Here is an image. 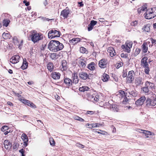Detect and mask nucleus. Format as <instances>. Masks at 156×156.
I'll list each match as a JSON object with an SVG mask.
<instances>
[{
  "instance_id": "nucleus-46",
  "label": "nucleus",
  "mask_w": 156,
  "mask_h": 156,
  "mask_svg": "<svg viewBox=\"0 0 156 156\" xmlns=\"http://www.w3.org/2000/svg\"><path fill=\"white\" fill-rule=\"evenodd\" d=\"M80 51L81 53H86V51H87L86 49L83 47H81L80 48Z\"/></svg>"
},
{
  "instance_id": "nucleus-2",
  "label": "nucleus",
  "mask_w": 156,
  "mask_h": 156,
  "mask_svg": "<svg viewBox=\"0 0 156 156\" xmlns=\"http://www.w3.org/2000/svg\"><path fill=\"white\" fill-rule=\"evenodd\" d=\"M156 16V8L153 7L146 11L145 17L147 19L154 18Z\"/></svg>"
},
{
  "instance_id": "nucleus-1",
  "label": "nucleus",
  "mask_w": 156,
  "mask_h": 156,
  "mask_svg": "<svg viewBox=\"0 0 156 156\" xmlns=\"http://www.w3.org/2000/svg\"><path fill=\"white\" fill-rule=\"evenodd\" d=\"M146 106L148 108L154 106L156 105V95L155 94L151 93V96L150 98H147L145 103Z\"/></svg>"
},
{
  "instance_id": "nucleus-63",
  "label": "nucleus",
  "mask_w": 156,
  "mask_h": 156,
  "mask_svg": "<svg viewBox=\"0 0 156 156\" xmlns=\"http://www.w3.org/2000/svg\"><path fill=\"white\" fill-rule=\"evenodd\" d=\"M78 3L79 5H80V7H82L83 5V2H78Z\"/></svg>"
},
{
  "instance_id": "nucleus-12",
  "label": "nucleus",
  "mask_w": 156,
  "mask_h": 156,
  "mask_svg": "<svg viewBox=\"0 0 156 156\" xmlns=\"http://www.w3.org/2000/svg\"><path fill=\"white\" fill-rule=\"evenodd\" d=\"M148 58L147 57H145L143 58L141 61V65L143 67H146L148 66V64L147 62Z\"/></svg>"
},
{
  "instance_id": "nucleus-62",
  "label": "nucleus",
  "mask_w": 156,
  "mask_h": 156,
  "mask_svg": "<svg viewBox=\"0 0 156 156\" xmlns=\"http://www.w3.org/2000/svg\"><path fill=\"white\" fill-rule=\"evenodd\" d=\"M87 113L90 114H94V112L92 111H87Z\"/></svg>"
},
{
  "instance_id": "nucleus-37",
  "label": "nucleus",
  "mask_w": 156,
  "mask_h": 156,
  "mask_svg": "<svg viewBox=\"0 0 156 156\" xmlns=\"http://www.w3.org/2000/svg\"><path fill=\"white\" fill-rule=\"evenodd\" d=\"M48 38L52 39L54 38L53 30H50L48 34Z\"/></svg>"
},
{
  "instance_id": "nucleus-50",
  "label": "nucleus",
  "mask_w": 156,
  "mask_h": 156,
  "mask_svg": "<svg viewBox=\"0 0 156 156\" xmlns=\"http://www.w3.org/2000/svg\"><path fill=\"white\" fill-rule=\"evenodd\" d=\"M93 27H94V26H93L92 25H91V24H89L88 25V27H87V29H88V31H89L91 30H92V29H93Z\"/></svg>"
},
{
  "instance_id": "nucleus-29",
  "label": "nucleus",
  "mask_w": 156,
  "mask_h": 156,
  "mask_svg": "<svg viewBox=\"0 0 156 156\" xmlns=\"http://www.w3.org/2000/svg\"><path fill=\"white\" fill-rule=\"evenodd\" d=\"M47 68L48 69L50 72H52L53 70V63L49 62L47 65Z\"/></svg>"
},
{
  "instance_id": "nucleus-26",
  "label": "nucleus",
  "mask_w": 156,
  "mask_h": 156,
  "mask_svg": "<svg viewBox=\"0 0 156 156\" xmlns=\"http://www.w3.org/2000/svg\"><path fill=\"white\" fill-rule=\"evenodd\" d=\"M128 92L130 95L134 97H136L137 94V91L135 90H129Z\"/></svg>"
},
{
  "instance_id": "nucleus-28",
  "label": "nucleus",
  "mask_w": 156,
  "mask_h": 156,
  "mask_svg": "<svg viewBox=\"0 0 156 156\" xmlns=\"http://www.w3.org/2000/svg\"><path fill=\"white\" fill-rule=\"evenodd\" d=\"M81 40V39L80 38H74L70 40L69 41V42L70 43H73V44H74L80 42Z\"/></svg>"
},
{
  "instance_id": "nucleus-24",
  "label": "nucleus",
  "mask_w": 156,
  "mask_h": 156,
  "mask_svg": "<svg viewBox=\"0 0 156 156\" xmlns=\"http://www.w3.org/2000/svg\"><path fill=\"white\" fill-rule=\"evenodd\" d=\"M145 86L148 88H149L150 89H151L154 87V84L153 83L147 81L145 83Z\"/></svg>"
},
{
  "instance_id": "nucleus-48",
  "label": "nucleus",
  "mask_w": 156,
  "mask_h": 156,
  "mask_svg": "<svg viewBox=\"0 0 156 156\" xmlns=\"http://www.w3.org/2000/svg\"><path fill=\"white\" fill-rule=\"evenodd\" d=\"M50 144L51 145L54 146L55 145V143L54 140L52 138L50 139L49 140Z\"/></svg>"
},
{
  "instance_id": "nucleus-15",
  "label": "nucleus",
  "mask_w": 156,
  "mask_h": 156,
  "mask_svg": "<svg viewBox=\"0 0 156 156\" xmlns=\"http://www.w3.org/2000/svg\"><path fill=\"white\" fill-rule=\"evenodd\" d=\"M51 75L52 78L54 80H58L60 78V74L59 73L54 72L51 73Z\"/></svg>"
},
{
  "instance_id": "nucleus-7",
  "label": "nucleus",
  "mask_w": 156,
  "mask_h": 156,
  "mask_svg": "<svg viewBox=\"0 0 156 156\" xmlns=\"http://www.w3.org/2000/svg\"><path fill=\"white\" fill-rule=\"evenodd\" d=\"M107 64V60L105 59H102L99 62V66L101 68H105L106 67Z\"/></svg>"
},
{
  "instance_id": "nucleus-41",
  "label": "nucleus",
  "mask_w": 156,
  "mask_h": 156,
  "mask_svg": "<svg viewBox=\"0 0 156 156\" xmlns=\"http://www.w3.org/2000/svg\"><path fill=\"white\" fill-rule=\"evenodd\" d=\"M144 132V133L145 134L150 135H154V133L148 130L143 131Z\"/></svg>"
},
{
  "instance_id": "nucleus-61",
  "label": "nucleus",
  "mask_w": 156,
  "mask_h": 156,
  "mask_svg": "<svg viewBox=\"0 0 156 156\" xmlns=\"http://www.w3.org/2000/svg\"><path fill=\"white\" fill-rule=\"evenodd\" d=\"M21 101L25 104H26L27 101H28V100L24 99H21Z\"/></svg>"
},
{
  "instance_id": "nucleus-58",
  "label": "nucleus",
  "mask_w": 156,
  "mask_h": 156,
  "mask_svg": "<svg viewBox=\"0 0 156 156\" xmlns=\"http://www.w3.org/2000/svg\"><path fill=\"white\" fill-rule=\"evenodd\" d=\"M137 24V22L136 21H133V23L131 24V25L132 26H135Z\"/></svg>"
},
{
  "instance_id": "nucleus-60",
  "label": "nucleus",
  "mask_w": 156,
  "mask_h": 156,
  "mask_svg": "<svg viewBox=\"0 0 156 156\" xmlns=\"http://www.w3.org/2000/svg\"><path fill=\"white\" fill-rule=\"evenodd\" d=\"M122 73H123V74H122V76L123 77H127V74L126 72H125L124 71H123Z\"/></svg>"
},
{
  "instance_id": "nucleus-32",
  "label": "nucleus",
  "mask_w": 156,
  "mask_h": 156,
  "mask_svg": "<svg viewBox=\"0 0 156 156\" xmlns=\"http://www.w3.org/2000/svg\"><path fill=\"white\" fill-rule=\"evenodd\" d=\"M54 38L55 37H59L60 35V32L59 31L55 30H53Z\"/></svg>"
},
{
  "instance_id": "nucleus-3",
  "label": "nucleus",
  "mask_w": 156,
  "mask_h": 156,
  "mask_svg": "<svg viewBox=\"0 0 156 156\" xmlns=\"http://www.w3.org/2000/svg\"><path fill=\"white\" fill-rule=\"evenodd\" d=\"M57 44L55 42V40L51 41L48 45V48L51 51L56 52L60 50V48H62V46L61 45L58 47V48L56 47Z\"/></svg>"
},
{
  "instance_id": "nucleus-4",
  "label": "nucleus",
  "mask_w": 156,
  "mask_h": 156,
  "mask_svg": "<svg viewBox=\"0 0 156 156\" xmlns=\"http://www.w3.org/2000/svg\"><path fill=\"white\" fill-rule=\"evenodd\" d=\"M42 34L39 33H33L31 35V40L34 43L42 39Z\"/></svg>"
},
{
  "instance_id": "nucleus-25",
  "label": "nucleus",
  "mask_w": 156,
  "mask_h": 156,
  "mask_svg": "<svg viewBox=\"0 0 156 156\" xmlns=\"http://www.w3.org/2000/svg\"><path fill=\"white\" fill-rule=\"evenodd\" d=\"M95 63L94 62H91L88 65L87 68L91 70H93L95 69Z\"/></svg>"
},
{
  "instance_id": "nucleus-5",
  "label": "nucleus",
  "mask_w": 156,
  "mask_h": 156,
  "mask_svg": "<svg viewBox=\"0 0 156 156\" xmlns=\"http://www.w3.org/2000/svg\"><path fill=\"white\" fill-rule=\"evenodd\" d=\"M135 74L133 70L129 72L126 77V80L128 83H130L134 80Z\"/></svg>"
},
{
  "instance_id": "nucleus-43",
  "label": "nucleus",
  "mask_w": 156,
  "mask_h": 156,
  "mask_svg": "<svg viewBox=\"0 0 156 156\" xmlns=\"http://www.w3.org/2000/svg\"><path fill=\"white\" fill-rule=\"evenodd\" d=\"M92 98L95 101H98L100 99V97L97 95H95L94 96L93 95L92 97Z\"/></svg>"
},
{
  "instance_id": "nucleus-51",
  "label": "nucleus",
  "mask_w": 156,
  "mask_h": 156,
  "mask_svg": "<svg viewBox=\"0 0 156 156\" xmlns=\"http://www.w3.org/2000/svg\"><path fill=\"white\" fill-rule=\"evenodd\" d=\"M75 118L76 120L80 121L82 122L84 121L83 119L78 116H76L75 117Z\"/></svg>"
},
{
  "instance_id": "nucleus-36",
  "label": "nucleus",
  "mask_w": 156,
  "mask_h": 156,
  "mask_svg": "<svg viewBox=\"0 0 156 156\" xmlns=\"http://www.w3.org/2000/svg\"><path fill=\"white\" fill-rule=\"evenodd\" d=\"M142 51L144 53L146 52L148 50V48L147 44L145 43H144L142 45Z\"/></svg>"
},
{
  "instance_id": "nucleus-13",
  "label": "nucleus",
  "mask_w": 156,
  "mask_h": 156,
  "mask_svg": "<svg viewBox=\"0 0 156 156\" xmlns=\"http://www.w3.org/2000/svg\"><path fill=\"white\" fill-rule=\"evenodd\" d=\"M64 83L66 85L68 86H70L72 85L73 83L72 80L68 78H64Z\"/></svg>"
},
{
  "instance_id": "nucleus-49",
  "label": "nucleus",
  "mask_w": 156,
  "mask_h": 156,
  "mask_svg": "<svg viewBox=\"0 0 156 156\" xmlns=\"http://www.w3.org/2000/svg\"><path fill=\"white\" fill-rule=\"evenodd\" d=\"M121 56L122 58H126L128 57V54L122 53L121 54Z\"/></svg>"
},
{
  "instance_id": "nucleus-53",
  "label": "nucleus",
  "mask_w": 156,
  "mask_h": 156,
  "mask_svg": "<svg viewBox=\"0 0 156 156\" xmlns=\"http://www.w3.org/2000/svg\"><path fill=\"white\" fill-rule=\"evenodd\" d=\"M97 23V21L93 20L90 21V24L94 27V25L96 24Z\"/></svg>"
},
{
  "instance_id": "nucleus-14",
  "label": "nucleus",
  "mask_w": 156,
  "mask_h": 156,
  "mask_svg": "<svg viewBox=\"0 0 156 156\" xmlns=\"http://www.w3.org/2000/svg\"><path fill=\"white\" fill-rule=\"evenodd\" d=\"M108 52L109 53V55L111 57H112L116 55L115 51L114 48L110 47L108 48L107 50Z\"/></svg>"
},
{
  "instance_id": "nucleus-9",
  "label": "nucleus",
  "mask_w": 156,
  "mask_h": 156,
  "mask_svg": "<svg viewBox=\"0 0 156 156\" xmlns=\"http://www.w3.org/2000/svg\"><path fill=\"white\" fill-rule=\"evenodd\" d=\"M146 100L145 96H142L137 100L135 102V104L137 106H140L142 105Z\"/></svg>"
},
{
  "instance_id": "nucleus-31",
  "label": "nucleus",
  "mask_w": 156,
  "mask_h": 156,
  "mask_svg": "<svg viewBox=\"0 0 156 156\" xmlns=\"http://www.w3.org/2000/svg\"><path fill=\"white\" fill-rule=\"evenodd\" d=\"M10 21L8 19H5L3 21V24L4 26L7 27Z\"/></svg>"
},
{
  "instance_id": "nucleus-38",
  "label": "nucleus",
  "mask_w": 156,
  "mask_h": 156,
  "mask_svg": "<svg viewBox=\"0 0 156 156\" xmlns=\"http://www.w3.org/2000/svg\"><path fill=\"white\" fill-rule=\"evenodd\" d=\"M119 92L121 98H122L126 96V94H126L124 91L120 90L119 91Z\"/></svg>"
},
{
  "instance_id": "nucleus-59",
  "label": "nucleus",
  "mask_w": 156,
  "mask_h": 156,
  "mask_svg": "<svg viewBox=\"0 0 156 156\" xmlns=\"http://www.w3.org/2000/svg\"><path fill=\"white\" fill-rule=\"evenodd\" d=\"M29 106L33 108H36V106L32 103H31L30 104V105Z\"/></svg>"
},
{
  "instance_id": "nucleus-42",
  "label": "nucleus",
  "mask_w": 156,
  "mask_h": 156,
  "mask_svg": "<svg viewBox=\"0 0 156 156\" xmlns=\"http://www.w3.org/2000/svg\"><path fill=\"white\" fill-rule=\"evenodd\" d=\"M9 129V127L8 126H4L2 127L1 130L2 131L4 132Z\"/></svg>"
},
{
  "instance_id": "nucleus-16",
  "label": "nucleus",
  "mask_w": 156,
  "mask_h": 156,
  "mask_svg": "<svg viewBox=\"0 0 156 156\" xmlns=\"http://www.w3.org/2000/svg\"><path fill=\"white\" fill-rule=\"evenodd\" d=\"M72 78L73 79V83L75 84L78 83L79 81L78 77L77 74L74 73L73 74Z\"/></svg>"
},
{
  "instance_id": "nucleus-33",
  "label": "nucleus",
  "mask_w": 156,
  "mask_h": 156,
  "mask_svg": "<svg viewBox=\"0 0 156 156\" xmlns=\"http://www.w3.org/2000/svg\"><path fill=\"white\" fill-rule=\"evenodd\" d=\"M59 55L58 54L57 55L55 53H51L50 54V56L52 59H57L58 58V56Z\"/></svg>"
},
{
  "instance_id": "nucleus-56",
  "label": "nucleus",
  "mask_w": 156,
  "mask_h": 156,
  "mask_svg": "<svg viewBox=\"0 0 156 156\" xmlns=\"http://www.w3.org/2000/svg\"><path fill=\"white\" fill-rule=\"evenodd\" d=\"M91 125L92 126V128L97 127V126H98V123H92L91 124Z\"/></svg>"
},
{
  "instance_id": "nucleus-27",
  "label": "nucleus",
  "mask_w": 156,
  "mask_h": 156,
  "mask_svg": "<svg viewBox=\"0 0 156 156\" xmlns=\"http://www.w3.org/2000/svg\"><path fill=\"white\" fill-rule=\"evenodd\" d=\"M109 108L111 110L114 112H117L118 110L117 105L115 104L111 105Z\"/></svg>"
},
{
  "instance_id": "nucleus-6",
  "label": "nucleus",
  "mask_w": 156,
  "mask_h": 156,
  "mask_svg": "<svg viewBox=\"0 0 156 156\" xmlns=\"http://www.w3.org/2000/svg\"><path fill=\"white\" fill-rule=\"evenodd\" d=\"M79 78L83 80H86L88 78L90 79L89 75L87 73L84 72H81L79 73Z\"/></svg>"
},
{
  "instance_id": "nucleus-11",
  "label": "nucleus",
  "mask_w": 156,
  "mask_h": 156,
  "mask_svg": "<svg viewBox=\"0 0 156 156\" xmlns=\"http://www.w3.org/2000/svg\"><path fill=\"white\" fill-rule=\"evenodd\" d=\"M21 138L24 141L23 146L24 147H26L27 145V143L28 141V137L25 133H23L22 135Z\"/></svg>"
},
{
  "instance_id": "nucleus-52",
  "label": "nucleus",
  "mask_w": 156,
  "mask_h": 156,
  "mask_svg": "<svg viewBox=\"0 0 156 156\" xmlns=\"http://www.w3.org/2000/svg\"><path fill=\"white\" fill-rule=\"evenodd\" d=\"M150 40H151L153 45H156V40L152 38H151Z\"/></svg>"
},
{
  "instance_id": "nucleus-54",
  "label": "nucleus",
  "mask_w": 156,
  "mask_h": 156,
  "mask_svg": "<svg viewBox=\"0 0 156 156\" xmlns=\"http://www.w3.org/2000/svg\"><path fill=\"white\" fill-rule=\"evenodd\" d=\"M76 146L77 147L81 148H83L84 147V145L80 144V143H77L76 144Z\"/></svg>"
},
{
  "instance_id": "nucleus-8",
  "label": "nucleus",
  "mask_w": 156,
  "mask_h": 156,
  "mask_svg": "<svg viewBox=\"0 0 156 156\" xmlns=\"http://www.w3.org/2000/svg\"><path fill=\"white\" fill-rule=\"evenodd\" d=\"M20 57L18 55L13 56L10 59V62L12 64H15L19 62Z\"/></svg>"
},
{
  "instance_id": "nucleus-55",
  "label": "nucleus",
  "mask_w": 156,
  "mask_h": 156,
  "mask_svg": "<svg viewBox=\"0 0 156 156\" xmlns=\"http://www.w3.org/2000/svg\"><path fill=\"white\" fill-rule=\"evenodd\" d=\"M123 65V63L122 62H119V63L117 65V66L116 67V68H117V69H119V68L120 67H121Z\"/></svg>"
},
{
  "instance_id": "nucleus-57",
  "label": "nucleus",
  "mask_w": 156,
  "mask_h": 156,
  "mask_svg": "<svg viewBox=\"0 0 156 156\" xmlns=\"http://www.w3.org/2000/svg\"><path fill=\"white\" fill-rule=\"evenodd\" d=\"M23 3L25 4V5L27 6H28L30 5L29 2H27L26 0H24L23 1Z\"/></svg>"
},
{
  "instance_id": "nucleus-64",
  "label": "nucleus",
  "mask_w": 156,
  "mask_h": 156,
  "mask_svg": "<svg viewBox=\"0 0 156 156\" xmlns=\"http://www.w3.org/2000/svg\"><path fill=\"white\" fill-rule=\"evenodd\" d=\"M124 98V100L123 101V102H127L128 100V99L127 98L126 96Z\"/></svg>"
},
{
  "instance_id": "nucleus-35",
  "label": "nucleus",
  "mask_w": 156,
  "mask_h": 156,
  "mask_svg": "<svg viewBox=\"0 0 156 156\" xmlns=\"http://www.w3.org/2000/svg\"><path fill=\"white\" fill-rule=\"evenodd\" d=\"M150 26L148 24H147L144 25L142 29L144 31L147 32H149L150 31Z\"/></svg>"
},
{
  "instance_id": "nucleus-21",
  "label": "nucleus",
  "mask_w": 156,
  "mask_h": 156,
  "mask_svg": "<svg viewBox=\"0 0 156 156\" xmlns=\"http://www.w3.org/2000/svg\"><path fill=\"white\" fill-rule=\"evenodd\" d=\"M28 66V62L26 61V58L23 59V62L22 66H21V68L22 69H26Z\"/></svg>"
},
{
  "instance_id": "nucleus-19",
  "label": "nucleus",
  "mask_w": 156,
  "mask_h": 156,
  "mask_svg": "<svg viewBox=\"0 0 156 156\" xmlns=\"http://www.w3.org/2000/svg\"><path fill=\"white\" fill-rule=\"evenodd\" d=\"M121 47L125 51L128 53L130 52V48L128 47V44L122 45Z\"/></svg>"
},
{
  "instance_id": "nucleus-39",
  "label": "nucleus",
  "mask_w": 156,
  "mask_h": 156,
  "mask_svg": "<svg viewBox=\"0 0 156 156\" xmlns=\"http://www.w3.org/2000/svg\"><path fill=\"white\" fill-rule=\"evenodd\" d=\"M62 68H63V70H66L67 69L66 65H67V62L66 61L64 60H63L62 62Z\"/></svg>"
},
{
  "instance_id": "nucleus-30",
  "label": "nucleus",
  "mask_w": 156,
  "mask_h": 156,
  "mask_svg": "<svg viewBox=\"0 0 156 156\" xmlns=\"http://www.w3.org/2000/svg\"><path fill=\"white\" fill-rule=\"evenodd\" d=\"M109 76L106 73H104L103 75V76L102 77V80L104 82H106L108 81V79L109 78Z\"/></svg>"
},
{
  "instance_id": "nucleus-22",
  "label": "nucleus",
  "mask_w": 156,
  "mask_h": 156,
  "mask_svg": "<svg viewBox=\"0 0 156 156\" xmlns=\"http://www.w3.org/2000/svg\"><path fill=\"white\" fill-rule=\"evenodd\" d=\"M4 145L5 148L8 149L11 146V144L8 140H5L4 142Z\"/></svg>"
},
{
  "instance_id": "nucleus-18",
  "label": "nucleus",
  "mask_w": 156,
  "mask_h": 156,
  "mask_svg": "<svg viewBox=\"0 0 156 156\" xmlns=\"http://www.w3.org/2000/svg\"><path fill=\"white\" fill-rule=\"evenodd\" d=\"M143 83V80L141 77H139L136 78L135 80V83L137 86L142 85Z\"/></svg>"
},
{
  "instance_id": "nucleus-20",
  "label": "nucleus",
  "mask_w": 156,
  "mask_h": 156,
  "mask_svg": "<svg viewBox=\"0 0 156 156\" xmlns=\"http://www.w3.org/2000/svg\"><path fill=\"white\" fill-rule=\"evenodd\" d=\"M150 89L149 88H148L145 86L142 88V90L145 93L147 94H151V93H153L150 90Z\"/></svg>"
},
{
  "instance_id": "nucleus-23",
  "label": "nucleus",
  "mask_w": 156,
  "mask_h": 156,
  "mask_svg": "<svg viewBox=\"0 0 156 156\" xmlns=\"http://www.w3.org/2000/svg\"><path fill=\"white\" fill-rule=\"evenodd\" d=\"M2 37L4 39L6 40L10 39L11 36L9 32L7 33L4 32L2 34Z\"/></svg>"
},
{
  "instance_id": "nucleus-47",
  "label": "nucleus",
  "mask_w": 156,
  "mask_h": 156,
  "mask_svg": "<svg viewBox=\"0 0 156 156\" xmlns=\"http://www.w3.org/2000/svg\"><path fill=\"white\" fill-rule=\"evenodd\" d=\"M39 18H41V20L42 21H49L50 20H51V19H49L48 18H46L45 17H42V16L40 17H39Z\"/></svg>"
},
{
  "instance_id": "nucleus-44",
  "label": "nucleus",
  "mask_w": 156,
  "mask_h": 156,
  "mask_svg": "<svg viewBox=\"0 0 156 156\" xmlns=\"http://www.w3.org/2000/svg\"><path fill=\"white\" fill-rule=\"evenodd\" d=\"M145 68L144 72L146 74H149L150 71L149 68L148 67V66L144 67Z\"/></svg>"
},
{
  "instance_id": "nucleus-45",
  "label": "nucleus",
  "mask_w": 156,
  "mask_h": 156,
  "mask_svg": "<svg viewBox=\"0 0 156 156\" xmlns=\"http://www.w3.org/2000/svg\"><path fill=\"white\" fill-rule=\"evenodd\" d=\"M141 51V49L140 48H137L136 49L135 51L134 52V55L135 56L138 55Z\"/></svg>"
},
{
  "instance_id": "nucleus-10",
  "label": "nucleus",
  "mask_w": 156,
  "mask_h": 156,
  "mask_svg": "<svg viewBox=\"0 0 156 156\" xmlns=\"http://www.w3.org/2000/svg\"><path fill=\"white\" fill-rule=\"evenodd\" d=\"M69 12L70 11L69 9H64L61 11V16H62L64 19L66 18Z\"/></svg>"
},
{
  "instance_id": "nucleus-34",
  "label": "nucleus",
  "mask_w": 156,
  "mask_h": 156,
  "mask_svg": "<svg viewBox=\"0 0 156 156\" xmlns=\"http://www.w3.org/2000/svg\"><path fill=\"white\" fill-rule=\"evenodd\" d=\"M89 90V88L87 86H83L82 87H80L79 90L80 91L84 92L85 91H88Z\"/></svg>"
},
{
  "instance_id": "nucleus-17",
  "label": "nucleus",
  "mask_w": 156,
  "mask_h": 156,
  "mask_svg": "<svg viewBox=\"0 0 156 156\" xmlns=\"http://www.w3.org/2000/svg\"><path fill=\"white\" fill-rule=\"evenodd\" d=\"M87 62L84 59H80L79 62V64L80 67L82 68H84L86 66Z\"/></svg>"
},
{
  "instance_id": "nucleus-40",
  "label": "nucleus",
  "mask_w": 156,
  "mask_h": 156,
  "mask_svg": "<svg viewBox=\"0 0 156 156\" xmlns=\"http://www.w3.org/2000/svg\"><path fill=\"white\" fill-rule=\"evenodd\" d=\"M55 42L57 44V45H56V47H57V48H58V46L59 47V46H60V45H61V46H62V48H61L60 50H62L63 48L64 47V46L62 43H60L59 41H56V40H55Z\"/></svg>"
}]
</instances>
